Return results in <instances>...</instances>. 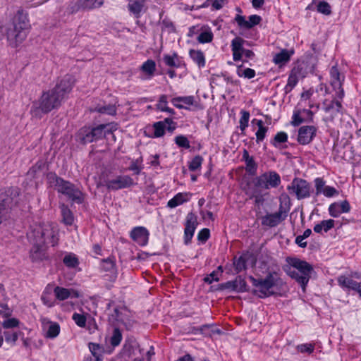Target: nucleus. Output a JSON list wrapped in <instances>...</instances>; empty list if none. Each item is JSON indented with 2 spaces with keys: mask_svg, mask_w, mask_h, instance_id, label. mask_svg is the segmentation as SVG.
<instances>
[{
  "mask_svg": "<svg viewBox=\"0 0 361 361\" xmlns=\"http://www.w3.org/2000/svg\"><path fill=\"white\" fill-rule=\"evenodd\" d=\"M12 25V27L6 30V37L10 46L17 47L25 39L31 27L27 12L19 8L13 18Z\"/></svg>",
  "mask_w": 361,
  "mask_h": 361,
  "instance_id": "1",
  "label": "nucleus"
},
{
  "mask_svg": "<svg viewBox=\"0 0 361 361\" xmlns=\"http://www.w3.org/2000/svg\"><path fill=\"white\" fill-rule=\"evenodd\" d=\"M58 233L57 226L47 222L31 226L27 236L29 239H35L41 245L50 244L54 246L58 243Z\"/></svg>",
  "mask_w": 361,
  "mask_h": 361,
  "instance_id": "2",
  "label": "nucleus"
},
{
  "mask_svg": "<svg viewBox=\"0 0 361 361\" xmlns=\"http://www.w3.org/2000/svg\"><path fill=\"white\" fill-rule=\"evenodd\" d=\"M288 262L289 264L284 268L285 271L292 279H295L305 290L314 271L312 266L298 258H289Z\"/></svg>",
  "mask_w": 361,
  "mask_h": 361,
  "instance_id": "3",
  "label": "nucleus"
},
{
  "mask_svg": "<svg viewBox=\"0 0 361 361\" xmlns=\"http://www.w3.org/2000/svg\"><path fill=\"white\" fill-rule=\"evenodd\" d=\"M47 179L51 186L54 187L59 193L66 195L72 202L77 204L83 202V194L74 184L51 172L47 173Z\"/></svg>",
  "mask_w": 361,
  "mask_h": 361,
  "instance_id": "4",
  "label": "nucleus"
},
{
  "mask_svg": "<svg viewBox=\"0 0 361 361\" xmlns=\"http://www.w3.org/2000/svg\"><path fill=\"white\" fill-rule=\"evenodd\" d=\"M252 285L257 288L253 290L252 293L260 298H265L274 294L272 288L279 285V278L276 272H269L264 279H255L249 276Z\"/></svg>",
  "mask_w": 361,
  "mask_h": 361,
  "instance_id": "5",
  "label": "nucleus"
},
{
  "mask_svg": "<svg viewBox=\"0 0 361 361\" xmlns=\"http://www.w3.org/2000/svg\"><path fill=\"white\" fill-rule=\"evenodd\" d=\"M62 101L61 95L56 94L54 91L50 90L42 94L39 99V106H37L33 110V113L36 116L39 111L47 114L51 110L60 106Z\"/></svg>",
  "mask_w": 361,
  "mask_h": 361,
  "instance_id": "6",
  "label": "nucleus"
},
{
  "mask_svg": "<svg viewBox=\"0 0 361 361\" xmlns=\"http://www.w3.org/2000/svg\"><path fill=\"white\" fill-rule=\"evenodd\" d=\"M281 183L280 176L276 171H270L253 178L252 186L259 190H268L277 188Z\"/></svg>",
  "mask_w": 361,
  "mask_h": 361,
  "instance_id": "7",
  "label": "nucleus"
},
{
  "mask_svg": "<svg viewBox=\"0 0 361 361\" xmlns=\"http://www.w3.org/2000/svg\"><path fill=\"white\" fill-rule=\"evenodd\" d=\"M106 126L102 124L95 128H81L77 134L78 140L83 145L96 141L104 135V130Z\"/></svg>",
  "mask_w": 361,
  "mask_h": 361,
  "instance_id": "8",
  "label": "nucleus"
},
{
  "mask_svg": "<svg viewBox=\"0 0 361 361\" xmlns=\"http://www.w3.org/2000/svg\"><path fill=\"white\" fill-rule=\"evenodd\" d=\"M310 184L307 180L295 178L288 186V190L290 193L295 194L298 200H302L310 196Z\"/></svg>",
  "mask_w": 361,
  "mask_h": 361,
  "instance_id": "9",
  "label": "nucleus"
},
{
  "mask_svg": "<svg viewBox=\"0 0 361 361\" xmlns=\"http://www.w3.org/2000/svg\"><path fill=\"white\" fill-rule=\"evenodd\" d=\"M20 194L17 188L9 187L0 189V205L12 209L18 202Z\"/></svg>",
  "mask_w": 361,
  "mask_h": 361,
  "instance_id": "10",
  "label": "nucleus"
},
{
  "mask_svg": "<svg viewBox=\"0 0 361 361\" xmlns=\"http://www.w3.org/2000/svg\"><path fill=\"white\" fill-rule=\"evenodd\" d=\"M341 107L339 101L325 99L323 102V109L326 115L323 118L324 121L327 123L334 122L335 117L340 114Z\"/></svg>",
  "mask_w": 361,
  "mask_h": 361,
  "instance_id": "11",
  "label": "nucleus"
},
{
  "mask_svg": "<svg viewBox=\"0 0 361 361\" xmlns=\"http://www.w3.org/2000/svg\"><path fill=\"white\" fill-rule=\"evenodd\" d=\"M331 85L335 90H338L337 97L342 99L344 96V92L342 88L345 76L342 75L337 66H333L330 69Z\"/></svg>",
  "mask_w": 361,
  "mask_h": 361,
  "instance_id": "12",
  "label": "nucleus"
},
{
  "mask_svg": "<svg viewBox=\"0 0 361 361\" xmlns=\"http://www.w3.org/2000/svg\"><path fill=\"white\" fill-rule=\"evenodd\" d=\"M75 80L72 75H66L52 89L56 94L61 96V99L63 100L66 95L68 94L72 90L74 85Z\"/></svg>",
  "mask_w": 361,
  "mask_h": 361,
  "instance_id": "13",
  "label": "nucleus"
},
{
  "mask_svg": "<svg viewBox=\"0 0 361 361\" xmlns=\"http://www.w3.org/2000/svg\"><path fill=\"white\" fill-rule=\"evenodd\" d=\"M134 185V181L129 176H118L114 179L106 181L105 185L109 190H117L129 188Z\"/></svg>",
  "mask_w": 361,
  "mask_h": 361,
  "instance_id": "14",
  "label": "nucleus"
},
{
  "mask_svg": "<svg viewBox=\"0 0 361 361\" xmlns=\"http://www.w3.org/2000/svg\"><path fill=\"white\" fill-rule=\"evenodd\" d=\"M197 225V216L192 212L188 214L184 230V242L186 245L190 243Z\"/></svg>",
  "mask_w": 361,
  "mask_h": 361,
  "instance_id": "15",
  "label": "nucleus"
},
{
  "mask_svg": "<svg viewBox=\"0 0 361 361\" xmlns=\"http://www.w3.org/2000/svg\"><path fill=\"white\" fill-rule=\"evenodd\" d=\"M317 128L313 126H302L298 130V142L301 145H307L316 135Z\"/></svg>",
  "mask_w": 361,
  "mask_h": 361,
  "instance_id": "16",
  "label": "nucleus"
},
{
  "mask_svg": "<svg viewBox=\"0 0 361 361\" xmlns=\"http://www.w3.org/2000/svg\"><path fill=\"white\" fill-rule=\"evenodd\" d=\"M130 235L139 245L145 246L148 243L149 233L146 228L137 226L131 231Z\"/></svg>",
  "mask_w": 361,
  "mask_h": 361,
  "instance_id": "17",
  "label": "nucleus"
},
{
  "mask_svg": "<svg viewBox=\"0 0 361 361\" xmlns=\"http://www.w3.org/2000/svg\"><path fill=\"white\" fill-rule=\"evenodd\" d=\"M73 6H71L72 13L76 12L80 9H92L97 8L103 4V0H73Z\"/></svg>",
  "mask_w": 361,
  "mask_h": 361,
  "instance_id": "18",
  "label": "nucleus"
},
{
  "mask_svg": "<svg viewBox=\"0 0 361 361\" xmlns=\"http://www.w3.org/2000/svg\"><path fill=\"white\" fill-rule=\"evenodd\" d=\"M222 289H229L238 293H243L247 290V283L242 276H238L233 281H229L221 284Z\"/></svg>",
  "mask_w": 361,
  "mask_h": 361,
  "instance_id": "19",
  "label": "nucleus"
},
{
  "mask_svg": "<svg viewBox=\"0 0 361 361\" xmlns=\"http://www.w3.org/2000/svg\"><path fill=\"white\" fill-rule=\"evenodd\" d=\"M245 192L247 195H249L250 199H255V204L257 207L262 206L265 202V196L268 193L262 194L261 190L252 186L251 183H248L247 188H245Z\"/></svg>",
  "mask_w": 361,
  "mask_h": 361,
  "instance_id": "20",
  "label": "nucleus"
},
{
  "mask_svg": "<svg viewBox=\"0 0 361 361\" xmlns=\"http://www.w3.org/2000/svg\"><path fill=\"white\" fill-rule=\"evenodd\" d=\"M235 21L241 28L251 29L254 26L258 25L262 21V18L258 15H252L249 17V20H246L245 16L236 15Z\"/></svg>",
  "mask_w": 361,
  "mask_h": 361,
  "instance_id": "21",
  "label": "nucleus"
},
{
  "mask_svg": "<svg viewBox=\"0 0 361 361\" xmlns=\"http://www.w3.org/2000/svg\"><path fill=\"white\" fill-rule=\"evenodd\" d=\"M32 247L30 252V257L32 262L42 261L46 258V252L44 245L37 243L35 239H30Z\"/></svg>",
  "mask_w": 361,
  "mask_h": 361,
  "instance_id": "22",
  "label": "nucleus"
},
{
  "mask_svg": "<svg viewBox=\"0 0 361 361\" xmlns=\"http://www.w3.org/2000/svg\"><path fill=\"white\" fill-rule=\"evenodd\" d=\"M146 0H128V9L135 18H139L146 11Z\"/></svg>",
  "mask_w": 361,
  "mask_h": 361,
  "instance_id": "23",
  "label": "nucleus"
},
{
  "mask_svg": "<svg viewBox=\"0 0 361 361\" xmlns=\"http://www.w3.org/2000/svg\"><path fill=\"white\" fill-rule=\"evenodd\" d=\"M245 40L240 37H236L231 41V50L233 52V61H237L241 59L245 49L243 44Z\"/></svg>",
  "mask_w": 361,
  "mask_h": 361,
  "instance_id": "24",
  "label": "nucleus"
},
{
  "mask_svg": "<svg viewBox=\"0 0 361 361\" xmlns=\"http://www.w3.org/2000/svg\"><path fill=\"white\" fill-rule=\"evenodd\" d=\"M291 206V202L287 194H282L279 197V210L276 212L284 220L288 216Z\"/></svg>",
  "mask_w": 361,
  "mask_h": 361,
  "instance_id": "25",
  "label": "nucleus"
},
{
  "mask_svg": "<svg viewBox=\"0 0 361 361\" xmlns=\"http://www.w3.org/2000/svg\"><path fill=\"white\" fill-rule=\"evenodd\" d=\"M284 219L280 215L274 213H268L261 218V224L262 226H268L269 228L276 227L279 225Z\"/></svg>",
  "mask_w": 361,
  "mask_h": 361,
  "instance_id": "26",
  "label": "nucleus"
},
{
  "mask_svg": "<svg viewBox=\"0 0 361 361\" xmlns=\"http://www.w3.org/2000/svg\"><path fill=\"white\" fill-rule=\"evenodd\" d=\"M293 54V49L288 50L283 49L279 53H277L274 55L273 58V62L276 65H279L280 66H283L290 61V57Z\"/></svg>",
  "mask_w": 361,
  "mask_h": 361,
  "instance_id": "27",
  "label": "nucleus"
},
{
  "mask_svg": "<svg viewBox=\"0 0 361 361\" xmlns=\"http://www.w3.org/2000/svg\"><path fill=\"white\" fill-rule=\"evenodd\" d=\"M338 285L343 289L356 290L359 288L360 283H358L352 279L348 278L344 275L339 276L337 279Z\"/></svg>",
  "mask_w": 361,
  "mask_h": 361,
  "instance_id": "28",
  "label": "nucleus"
},
{
  "mask_svg": "<svg viewBox=\"0 0 361 361\" xmlns=\"http://www.w3.org/2000/svg\"><path fill=\"white\" fill-rule=\"evenodd\" d=\"M60 209L62 216V222L67 226H71L74 221L73 212L68 207L64 204L60 206Z\"/></svg>",
  "mask_w": 361,
  "mask_h": 361,
  "instance_id": "29",
  "label": "nucleus"
},
{
  "mask_svg": "<svg viewBox=\"0 0 361 361\" xmlns=\"http://www.w3.org/2000/svg\"><path fill=\"white\" fill-rule=\"evenodd\" d=\"M189 55L192 61L197 63L199 68L205 65V57L204 53L200 50L190 49Z\"/></svg>",
  "mask_w": 361,
  "mask_h": 361,
  "instance_id": "30",
  "label": "nucleus"
},
{
  "mask_svg": "<svg viewBox=\"0 0 361 361\" xmlns=\"http://www.w3.org/2000/svg\"><path fill=\"white\" fill-rule=\"evenodd\" d=\"M187 194L186 193H178L176 195H175L172 199H171L168 203L167 206L170 208H174L183 202L187 201L186 198Z\"/></svg>",
  "mask_w": 361,
  "mask_h": 361,
  "instance_id": "31",
  "label": "nucleus"
},
{
  "mask_svg": "<svg viewBox=\"0 0 361 361\" xmlns=\"http://www.w3.org/2000/svg\"><path fill=\"white\" fill-rule=\"evenodd\" d=\"M140 70L149 75V77H152L156 70V63L154 61L148 59L141 66Z\"/></svg>",
  "mask_w": 361,
  "mask_h": 361,
  "instance_id": "32",
  "label": "nucleus"
},
{
  "mask_svg": "<svg viewBox=\"0 0 361 361\" xmlns=\"http://www.w3.org/2000/svg\"><path fill=\"white\" fill-rule=\"evenodd\" d=\"M247 258L245 255H241L238 258L235 257L233 266L236 273H239L247 269Z\"/></svg>",
  "mask_w": 361,
  "mask_h": 361,
  "instance_id": "33",
  "label": "nucleus"
},
{
  "mask_svg": "<svg viewBox=\"0 0 361 361\" xmlns=\"http://www.w3.org/2000/svg\"><path fill=\"white\" fill-rule=\"evenodd\" d=\"M60 333V326L57 322H49V326L46 332L45 336L49 338H56Z\"/></svg>",
  "mask_w": 361,
  "mask_h": 361,
  "instance_id": "34",
  "label": "nucleus"
},
{
  "mask_svg": "<svg viewBox=\"0 0 361 361\" xmlns=\"http://www.w3.org/2000/svg\"><path fill=\"white\" fill-rule=\"evenodd\" d=\"M54 293L56 298L59 300H66L71 296L70 289L63 287L56 286L54 289Z\"/></svg>",
  "mask_w": 361,
  "mask_h": 361,
  "instance_id": "35",
  "label": "nucleus"
},
{
  "mask_svg": "<svg viewBox=\"0 0 361 361\" xmlns=\"http://www.w3.org/2000/svg\"><path fill=\"white\" fill-rule=\"evenodd\" d=\"M94 111L100 114H106L108 115H115L116 114V108L115 105L108 104L104 106H99L95 107Z\"/></svg>",
  "mask_w": 361,
  "mask_h": 361,
  "instance_id": "36",
  "label": "nucleus"
},
{
  "mask_svg": "<svg viewBox=\"0 0 361 361\" xmlns=\"http://www.w3.org/2000/svg\"><path fill=\"white\" fill-rule=\"evenodd\" d=\"M263 121L262 120H259L257 123L258 126V130L256 132V141L257 142H259L262 141L266 135V133L268 130L267 127H264L263 125Z\"/></svg>",
  "mask_w": 361,
  "mask_h": 361,
  "instance_id": "37",
  "label": "nucleus"
},
{
  "mask_svg": "<svg viewBox=\"0 0 361 361\" xmlns=\"http://www.w3.org/2000/svg\"><path fill=\"white\" fill-rule=\"evenodd\" d=\"M63 262L66 267L69 268H75L79 264L78 259L75 255L71 253L66 255L64 257Z\"/></svg>",
  "mask_w": 361,
  "mask_h": 361,
  "instance_id": "38",
  "label": "nucleus"
},
{
  "mask_svg": "<svg viewBox=\"0 0 361 361\" xmlns=\"http://www.w3.org/2000/svg\"><path fill=\"white\" fill-rule=\"evenodd\" d=\"M18 332L16 331H4V335L6 343L11 345H14L18 338Z\"/></svg>",
  "mask_w": 361,
  "mask_h": 361,
  "instance_id": "39",
  "label": "nucleus"
},
{
  "mask_svg": "<svg viewBox=\"0 0 361 361\" xmlns=\"http://www.w3.org/2000/svg\"><path fill=\"white\" fill-rule=\"evenodd\" d=\"M89 348L93 356L95 357V361H100L102 358L101 353L102 352V348L97 343H90Z\"/></svg>",
  "mask_w": 361,
  "mask_h": 361,
  "instance_id": "40",
  "label": "nucleus"
},
{
  "mask_svg": "<svg viewBox=\"0 0 361 361\" xmlns=\"http://www.w3.org/2000/svg\"><path fill=\"white\" fill-rule=\"evenodd\" d=\"M213 33L210 30L202 32L197 37V41L200 43L204 44L211 42L213 39Z\"/></svg>",
  "mask_w": 361,
  "mask_h": 361,
  "instance_id": "41",
  "label": "nucleus"
},
{
  "mask_svg": "<svg viewBox=\"0 0 361 361\" xmlns=\"http://www.w3.org/2000/svg\"><path fill=\"white\" fill-rule=\"evenodd\" d=\"M317 10L319 13L326 16H329L331 13V8L329 4L326 1H319L317 6Z\"/></svg>",
  "mask_w": 361,
  "mask_h": 361,
  "instance_id": "42",
  "label": "nucleus"
},
{
  "mask_svg": "<svg viewBox=\"0 0 361 361\" xmlns=\"http://www.w3.org/2000/svg\"><path fill=\"white\" fill-rule=\"evenodd\" d=\"M122 340V334L118 328H115L111 337V344L112 346H117Z\"/></svg>",
  "mask_w": 361,
  "mask_h": 361,
  "instance_id": "43",
  "label": "nucleus"
},
{
  "mask_svg": "<svg viewBox=\"0 0 361 361\" xmlns=\"http://www.w3.org/2000/svg\"><path fill=\"white\" fill-rule=\"evenodd\" d=\"M153 127L154 129V137H160L164 135L166 128L164 122H156L154 123Z\"/></svg>",
  "mask_w": 361,
  "mask_h": 361,
  "instance_id": "44",
  "label": "nucleus"
},
{
  "mask_svg": "<svg viewBox=\"0 0 361 361\" xmlns=\"http://www.w3.org/2000/svg\"><path fill=\"white\" fill-rule=\"evenodd\" d=\"M202 161H203V158L201 156H200V155L195 156L191 160V161L189 163L188 168H189L190 171H195L197 170L199 168H200Z\"/></svg>",
  "mask_w": 361,
  "mask_h": 361,
  "instance_id": "45",
  "label": "nucleus"
},
{
  "mask_svg": "<svg viewBox=\"0 0 361 361\" xmlns=\"http://www.w3.org/2000/svg\"><path fill=\"white\" fill-rule=\"evenodd\" d=\"M299 79L295 77V75H293L290 73L288 78V82L285 87L286 92H290L293 88L297 85Z\"/></svg>",
  "mask_w": 361,
  "mask_h": 361,
  "instance_id": "46",
  "label": "nucleus"
},
{
  "mask_svg": "<svg viewBox=\"0 0 361 361\" xmlns=\"http://www.w3.org/2000/svg\"><path fill=\"white\" fill-rule=\"evenodd\" d=\"M250 118V113L247 111H241V117L240 118V128L243 131L248 126Z\"/></svg>",
  "mask_w": 361,
  "mask_h": 361,
  "instance_id": "47",
  "label": "nucleus"
},
{
  "mask_svg": "<svg viewBox=\"0 0 361 361\" xmlns=\"http://www.w3.org/2000/svg\"><path fill=\"white\" fill-rule=\"evenodd\" d=\"M175 142L180 147L185 149H189L190 147L188 139L184 135L176 136L175 137Z\"/></svg>",
  "mask_w": 361,
  "mask_h": 361,
  "instance_id": "48",
  "label": "nucleus"
},
{
  "mask_svg": "<svg viewBox=\"0 0 361 361\" xmlns=\"http://www.w3.org/2000/svg\"><path fill=\"white\" fill-rule=\"evenodd\" d=\"M102 269L105 271H110L111 273L115 272V263L111 259H106L102 260Z\"/></svg>",
  "mask_w": 361,
  "mask_h": 361,
  "instance_id": "49",
  "label": "nucleus"
},
{
  "mask_svg": "<svg viewBox=\"0 0 361 361\" xmlns=\"http://www.w3.org/2000/svg\"><path fill=\"white\" fill-rule=\"evenodd\" d=\"M240 68H241V66H240L238 70V75L240 77H244L245 78L251 79L255 76V70L250 68H247L244 70H241Z\"/></svg>",
  "mask_w": 361,
  "mask_h": 361,
  "instance_id": "50",
  "label": "nucleus"
},
{
  "mask_svg": "<svg viewBox=\"0 0 361 361\" xmlns=\"http://www.w3.org/2000/svg\"><path fill=\"white\" fill-rule=\"evenodd\" d=\"M212 327V326L211 325H203L200 328V331L202 334L208 336H212L213 334H220L221 333V331L219 329H212L207 332V330H209Z\"/></svg>",
  "mask_w": 361,
  "mask_h": 361,
  "instance_id": "51",
  "label": "nucleus"
},
{
  "mask_svg": "<svg viewBox=\"0 0 361 361\" xmlns=\"http://www.w3.org/2000/svg\"><path fill=\"white\" fill-rule=\"evenodd\" d=\"M329 212L332 217L336 218L339 216L342 213L339 203L334 202L331 204L329 207Z\"/></svg>",
  "mask_w": 361,
  "mask_h": 361,
  "instance_id": "52",
  "label": "nucleus"
},
{
  "mask_svg": "<svg viewBox=\"0 0 361 361\" xmlns=\"http://www.w3.org/2000/svg\"><path fill=\"white\" fill-rule=\"evenodd\" d=\"M73 320L80 327H85L86 325V317L84 314L74 313L72 316Z\"/></svg>",
  "mask_w": 361,
  "mask_h": 361,
  "instance_id": "53",
  "label": "nucleus"
},
{
  "mask_svg": "<svg viewBox=\"0 0 361 361\" xmlns=\"http://www.w3.org/2000/svg\"><path fill=\"white\" fill-rule=\"evenodd\" d=\"M326 182L322 178H317L314 180V185H315V195L317 196L320 194H322L324 192V188L326 187Z\"/></svg>",
  "mask_w": 361,
  "mask_h": 361,
  "instance_id": "54",
  "label": "nucleus"
},
{
  "mask_svg": "<svg viewBox=\"0 0 361 361\" xmlns=\"http://www.w3.org/2000/svg\"><path fill=\"white\" fill-rule=\"evenodd\" d=\"M246 171L250 175H255L257 171V165L253 158L246 160Z\"/></svg>",
  "mask_w": 361,
  "mask_h": 361,
  "instance_id": "55",
  "label": "nucleus"
},
{
  "mask_svg": "<svg viewBox=\"0 0 361 361\" xmlns=\"http://www.w3.org/2000/svg\"><path fill=\"white\" fill-rule=\"evenodd\" d=\"M287 140V134L284 132H279L274 136V140L272 141V144L273 145L276 147L277 143H283L286 142Z\"/></svg>",
  "mask_w": 361,
  "mask_h": 361,
  "instance_id": "56",
  "label": "nucleus"
},
{
  "mask_svg": "<svg viewBox=\"0 0 361 361\" xmlns=\"http://www.w3.org/2000/svg\"><path fill=\"white\" fill-rule=\"evenodd\" d=\"M314 344L312 343H305L298 345L297 349L300 353L310 354L314 350Z\"/></svg>",
  "mask_w": 361,
  "mask_h": 361,
  "instance_id": "57",
  "label": "nucleus"
},
{
  "mask_svg": "<svg viewBox=\"0 0 361 361\" xmlns=\"http://www.w3.org/2000/svg\"><path fill=\"white\" fill-rule=\"evenodd\" d=\"M42 164L37 163L32 167H31L27 173V176L35 178L37 176V173L40 172L42 169Z\"/></svg>",
  "mask_w": 361,
  "mask_h": 361,
  "instance_id": "58",
  "label": "nucleus"
},
{
  "mask_svg": "<svg viewBox=\"0 0 361 361\" xmlns=\"http://www.w3.org/2000/svg\"><path fill=\"white\" fill-rule=\"evenodd\" d=\"M19 320L16 318H10L3 322L2 326L4 329H11L19 325Z\"/></svg>",
  "mask_w": 361,
  "mask_h": 361,
  "instance_id": "59",
  "label": "nucleus"
},
{
  "mask_svg": "<svg viewBox=\"0 0 361 361\" xmlns=\"http://www.w3.org/2000/svg\"><path fill=\"white\" fill-rule=\"evenodd\" d=\"M176 58H177V54L176 53H174L173 54V56L165 55L164 56V61L166 63V65H167L168 66L178 67V66L177 65V63L176 62Z\"/></svg>",
  "mask_w": 361,
  "mask_h": 361,
  "instance_id": "60",
  "label": "nucleus"
},
{
  "mask_svg": "<svg viewBox=\"0 0 361 361\" xmlns=\"http://www.w3.org/2000/svg\"><path fill=\"white\" fill-rule=\"evenodd\" d=\"M175 102H180L184 104L190 106L193 105L195 102V97L193 96H186V97H175Z\"/></svg>",
  "mask_w": 361,
  "mask_h": 361,
  "instance_id": "61",
  "label": "nucleus"
},
{
  "mask_svg": "<svg viewBox=\"0 0 361 361\" xmlns=\"http://www.w3.org/2000/svg\"><path fill=\"white\" fill-rule=\"evenodd\" d=\"M210 236V231L209 228H203L197 234L198 240L204 243L206 242Z\"/></svg>",
  "mask_w": 361,
  "mask_h": 361,
  "instance_id": "62",
  "label": "nucleus"
},
{
  "mask_svg": "<svg viewBox=\"0 0 361 361\" xmlns=\"http://www.w3.org/2000/svg\"><path fill=\"white\" fill-rule=\"evenodd\" d=\"M11 209L0 205V224L8 219Z\"/></svg>",
  "mask_w": 361,
  "mask_h": 361,
  "instance_id": "63",
  "label": "nucleus"
},
{
  "mask_svg": "<svg viewBox=\"0 0 361 361\" xmlns=\"http://www.w3.org/2000/svg\"><path fill=\"white\" fill-rule=\"evenodd\" d=\"M322 194L326 197H331L334 195H338V191L334 187L326 186L324 188Z\"/></svg>",
  "mask_w": 361,
  "mask_h": 361,
  "instance_id": "64",
  "label": "nucleus"
}]
</instances>
